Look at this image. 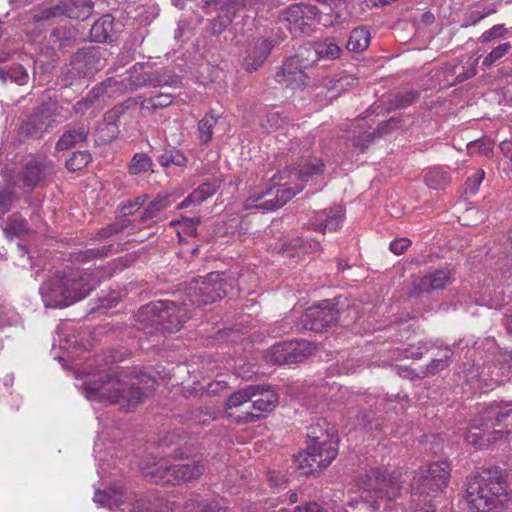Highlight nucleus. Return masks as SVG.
Instances as JSON below:
<instances>
[{
    "instance_id": "nucleus-1",
    "label": "nucleus",
    "mask_w": 512,
    "mask_h": 512,
    "mask_svg": "<svg viewBox=\"0 0 512 512\" xmlns=\"http://www.w3.org/2000/svg\"><path fill=\"white\" fill-rule=\"evenodd\" d=\"M227 282L223 274L213 272L204 278L193 281L188 290L190 304L184 302L177 306L169 300H160L145 307V313L151 314L152 321L159 326L163 333H174L180 330L189 318L188 305L202 306L214 303L227 295Z\"/></svg>"
},
{
    "instance_id": "nucleus-2",
    "label": "nucleus",
    "mask_w": 512,
    "mask_h": 512,
    "mask_svg": "<svg viewBox=\"0 0 512 512\" xmlns=\"http://www.w3.org/2000/svg\"><path fill=\"white\" fill-rule=\"evenodd\" d=\"M323 170L324 163L317 157L306 159L296 171L285 169L279 173V183L266 190L253 192L244 201V208L263 212L276 210L302 191L305 184L316 181Z\"/></svg>"
},
{
    "instance_id": "nucleus-3",
    "label": "nucleus",
    "mask_w": 512,
    "mask_h": 512,
    "mask_svg": "<svg viewBox=\"0 0 512 512\" xmlns=\"http://www.w3.org/2000/svg\"><path fill=\"white\" fill-rule=\"evenodd\" d=\"M155 380L146 374L130 376L127 373L113 371L89 382L86 396L89 399L99 398L110 403H117L121 408L130 410L139 405L147 391L154 387Z\"/></svg>"
},
{
    "instance_id": "nucleus-4",
    "label": "nucleus",
    "mask_w": 512,
    "mask_h": 512,
    "mask_svg": "<svg viewBox=\"0 0 512 512\" xmlns=\"http://www.w3.org/2000/svg\"><path fill=\"white\" fill-rule=\"evenodd\" d=\"M103 268L81 271L78 268H66L40 287V293L47 307H65L85 298L95 288Z\"/></svg>"
},
{
    "instance_id": "nucleus-5",
    "label": "nucleus",
    "mask_w": 512,
    "mask_h": 512,
    "mask_svg": "<svg viewBox=\"0 0 512 512\" xmlns=\"http://www.w3.org/2000/svg\"><path fill=\"white\" fill-rule=\"evenodd\" d=\"M466 499L472 512H497L508 501L499 469L483 470L467 477Z\"/></svg>"
},
{
    "instance_id": "nucleus-6",
    "label": "nucleus",
    "mask_w": 512,
    "mask_h": 512,
    "mask_svg": "<svg viewBox=\"0 0 512 512\" xmlns=\"http://www.w3.org/2000/svg\"><path fill=\"white\" fill-rule=\"evenodd\" d=\"M361 495L352 497L347 505L359 512L379 509L378 498L393 500L400 494V472L390 473L385 467L371 468L359 479Z\"/></svg>"
},
{
    "instance_id": "nucleus-7",
    "label": "nucleus",
    "mask_w": 512,
    "mask_h": 512,
    "mask_svg": "<svg viewBox=\"0 0 512 512\" xmlns=\"http://www.w3.org/2000/svg\"><path fill=\"white\" fill-rule=\"evenodd\" d=\"M512 414V403H491L472 420L471 429L465 436L468 444L483 449L491 442H496L510 429L505 423Z\"/></svg>"
},
{
    "instance_id": "nucleus-8",
    "label": "nucleus",
    "mask_w": 512,
    "mask_h": 512,
    "mask_svg": "<svg viewBox=\"0 0 512 512\" xmlns=\"http://www.w3.org/2000/svg\"><path fill=\"white\" fill-rule=\"evenodd\" d=\"M308 437L312 443L295 458L303 474L327 467L338 453L337 438L333 433L322 432L319 424L309 427Z\"/></svg>"
},
{
    "instance_id": "nucleus-9",
    "label": "nucleus",
    "mask_w": 512,
    "mask_h": 512,
    "mask_svg": "<svg viewBox=\"0 0 512 512\" xmlns=\"http://www.w3.org/2000/svg\"><path fill=\"white\" fill-rule=\"evenodd\" d=\"M205 467L198 461H189L171 466L158 465L150 468L146 475L157 484L178 485L198 479L204 473Z\"/></svg>"
},
{
    "instance_id": "nucleus-10",
    "label": "nucleus",
    "mask_w": 512,
    "mask_h": 512,
    "mask_svg": "<svg viewBox=\"0 0 512 512\" xmlns=\"http://www.w3.org/2000/svg\"><path fill=\"white\" fill-rule=\"evenodd\" d=\"M94 502L101 506L108 507L110 510L117 508L116 512H126L124 505L131 506L129 512H158V502H151L148 499H138L133 501L131 495H128L121 488H109L101 491L97 490L93 498Z\"/></svg>"
},
{
    "instance_id": "nucleus-11",
    "label": "nucleus",
    "mask_w": 512,
    "mask_h": 512,
    "mask_svg": "<svg viewBox=\"0 0 512 512\" xmlns=\"http://www.w3.org/2000/svg\"><path fill=\"white\" fill-rule=\"evenodd\" d=\"M319 9L311 4L295 3L279 13V21L294 35L309 33L319 16Z\"/></svg>"
},
{
    "instance_id": "nucleus-12",
    "label": "nucleus",
    "mask_w": 512,
    "mask_h": 512,
    "mask_svg": "<svg viewBox=\"0 0 512 512\" xmlns=\"http://www.w3.org/2000/svg\"><path fill=\"white\" fill-rule=\"evenodd\" d=\"M53 173V162L45 153H36L28 155L24 159L19 179L25 187L34 189Z\"/></svg>"
},
{
    "instance_id": "nucleus-13",
    "label": "nucleus",
    "mask_w": 512,
    "mask_h": 512,
    "mask_svg": "<svg viewBox=\"0 0 512 512\" xmlns=\"http://www.w3.org/2000/svg\"><path fill=\"white\" fill-rule=\"evenodd\" d=\"M338 318L339 310L335 304L331 300H323L318 305L309 307L301 321L304 329L320 333L335 324Z\"/></svg>"
},
{
    "instance_id": "nucleus-14",
    "label": "nucleus",
    "mask_w": 512,
    "mask_h": 512,
    "mask_svg": "<svg viewBox=\"0 0 512 512\" xmlns=\"http://www.w3.org/2000/svg\"><path fill=\"white\" fill-rule=\"evenodd\" d=\"M308 49L300 50L296 55L288 58L276 74V80L286 86L301 88L306 85L304 70L310 66V61L305 58Z\"/></svg>"
},
{
    "instance_id": "nucleus-15",
    "label": "nucleus",
    "mask_w": 512,
    "mask_h": 512,
    "mask_svg": "<svg viewBox=\"0 0 512 512\" xmlns=\"http://www.w3.org/2000/svg\"><path fill=\"white\" fill-rule=\"evenodd\" d=\"M309 347V343L305 340L275 344L271 350V360L276 364L299 362L307 355Z\"/></svg>"
},
{
    "instance_id": "nucleus-16",
    "label": "nucleus",
    "mask_w": 512,
    "mask_h": 512,
    "mask_svg": "<svg viewBox=\"0 0 512 512\" xmlns=\"http://www.w3.org/2000/svg\"><path fill=\"white\" fill-rule=\"evenodd\" d=\"M99 61V55L96 51L77 52L65 67L68 80L72 82L74 79L92 75L98 70L99 67L96 65V62Z\"/></svg>"
},
{
    "instance_id": "nucleus-17",
    "label": "nucleus",
    "mask_w": 512,
    "mask_h": 512,
    "mask_svg": "<svg viewBox=\"0 0 512 512\" xmlns=\"http://www.w3.org/2000/svg\"><path fill=\"white\" fill-rule=\"evenodd\" d=\"M257 388V391H254L252 402V407L257 413L247 412L242 417L243 422H253L260 418L261 413L263 412H271L277 406L278 396L271 389L270 386L265 385H253Z\"/></svg>"
},
{
    "instance_id": "nucleus-18",
    "label": "nucleus",
    "mask_w": 512,
    "mask_h": 512,
    "mask_svg": "<svg viewBox=\"0 0 512 512\" xmlns=\"http://www.w3.org/2000/svg\"><path fill=\"white\" fill-rule=\"evenodd\" d=\"M344 220V210L341 206L317 211L306 224L308 229L325 233L326 230L336 231Z\"/></svg>"
},
{
    "instance_id": "nucleus-19",
    "label": "nucleus",
    "mask_w": 512,
    "mask_h": 512,
    "mask_svg": "<svg viewBox=\"0 0 512 512\" xmlns=\"http://www.w3.org/2000/svg\"><path fill=\"white\" fill-rule=\"evenodd\" d=\"M450 281L451 272L448 269L435 270L415 280L410 295L419 297L424 293L443 289Z\"/></svg>"
},
{
    "instance_id": "nucleus-20",
    "label": "nucleus",
    "mask_w": 512,
    "mask_h": 512,
    "mask_svg": "<svg viewBox=\"0 0 512 512\" xmlns=\"http://www.w3.org/2000/svg\"><path fill=\"white\" fill-rule=\"evenodd\" d=\"M49 128L51 126L47 121V117L43 113L41 106H39L22 123L19 131L25 137L41 138Z\"/></svg>"
},
{
    "instance_id": "nucleus-21",
    "label": "nucleus",
    "mask_w": 512,
    "mask_h": 512,
    "mask_svg": "<svg viewBox=\"0 0 512 512\" xmlns=\"http://www.w3.org/2000/svg\"><path fill=\"white\" fill-rule=\"evenodd\" d=\"M220 187V181L214 179L210 182H205L192 191L178 206V208H186L190 205H199L209 197L214 195Z\"/></svg>"
},
{
    "instance_id": "nucleus-22",
    "label": "nucleus",
    "mask_w": 512,
    "mask_h": 512,
    "mask_svg": "<svg viewBox=\"0 0 512 512\" xmlns=\"http://www.w3.org/2000/svg\"><path fill=\"white\" fill-rule=\"evenodd\" d=\"M65 18L85 20L93 12V2L91 0H60Z\"/></svg>"
},
{
    "instance_id": "nucleus-23",
    "label": "nucleus",
    "mask_w": 512,
    "mask_h": 512,
    "mask_svg": "<svg viewBox=\"0 0 512 512\" xmlns=\"http://www.w3.org/2000/svg\"><path fill=\"white\" fill-rule=\"evenodd\" d=\"M65 18L60 0H52L49 4H43L31 13V19L35 23H50L54 19Z\"/></svg>"
},
{
    "instance_id": "nucleus-24",
    "label": "nucleus",
    "mask_w": 512,
    "mask_h": 512,
    "mask_svg": "<svg viewBox=\"0 0 512 512\" xmlns=\"http://www.w3.org/2000/svg\"><path fill=\"white\" fill-rule=\"evenodd\" d=\"M508 377V366L507 365H491L482 369L479 375V381L483 382V386H479L484 389H493L494 386L501 385L506 381Z\"/></svg>"
},
{
    "instance_id": "nucleus-25",
    "label": "nucleus",
    "mask_w": 512,
    "mask_h": 512,
    "mask_svg": "<svg viewBox=\"0 0 512 512\" xmlns=\"http://www.w3.org/2000/svg\"><path fill=\"white\" fill-rule=\"evenodd\" d=\"M89 130L84 126L74 127L66 130L58 139L56 149L59 151L68 150L79 143L87 140Z\"/></svg>"
},
{
    "instance_id": "nucleus-26",
    "label": "nucleus",
    "mask_w": 512,
    "mask_h": 512,
    "mask_svg": "<svg viewBox=\"0 0 512 512\" xmlns=\"http://www.w3.org/2000/svg\"><path fill=\"white\" fill-rule=\"evenodd\" d=\"M423 470L433 477L434 491H442L446 487L450 477V465L447 461L431 463Z\"/></svg>"
},
{
    "instance_id": "nucleus-27",
    "label": "nucleus",
    "mask_w": 512,
    "mask_h": 512,
    "mask_svg": "<svg viewBox=\"0 0 512 512\" xmlns=\"http://www.w3.org/2000/svg\"><path fill=\"white\" fill-rule=\"evenodd\" d=\"M270 53V48L266 41H261L255 49L245 57L243 61V68L245 71L252 73L258 70Z\"/></svg>"
},
{
    "instance_id": "nucleus-28",
    "label": "nucleus",
    "mask_w": 512,
    "mask_h": 512,
    "mask_svg": "<svg viewBox=\"0 0 512 512\" xmlns=\"http://www.w3.org/2000/svg\"><path fill=\"white\" fill-rule=\"evenodd\" d=\"M114 32V18L110 14L103 15L92 25L91 37L96 42H105L110 39Z\"/></svg>"
},
{
    "instance_id": "nucleus-29",
    "label": "nucleus",
    "mask_w": 512,
    "mask_h": 512,
    "mask_svg": "<svg viewBox=\"0 0 512 512\" xmlns=\"http://www.w3.org/2000/svg\"><path fill=\"white\" fill-rule=\"evenodd\" d=\"M170 206L168 196H157L149 202L141 215V221L157 222L161 219V214Z\"/></svg>"
},
{
    "instance_id": "nucleus-30",
    "label": "nucleus",
    "mask_w": 512,
    "mask_h": 512,
    "mask_svg": "<svg viewBox=\"0 0 512 512\" xmlns=\"http://www.w3.org/2000/svg\"><path fill=\"white\" fill-rule=\"evenodd\" d=\"M148 87H177L181 83L179 76L170 70L148 71Z\"/></svg>"
},
{
    "instance_id": "nucleus-31",
    "label": "nucleus",
    "mask_w": 512,
    "mask_h": 512,
    "mask_svg": "<svg viewBox=\"0 0 512 512\" xmlns=\"http://www.w3.org/2000/svg\"><path fill=\"white\" fill-rule=\"evenodd\" d=\"M0 80L22 86L28 83L29 74L21 64H12L0 68Z\"/></svg>"
},
{
    "instance_id": "nucleus-32",
    "label": "nucleus",
    "mask_w": 512,
    "mask_h": 512,
    "mask_svg": "<svg viewBox=\"0 0 512 512\" xmlns=\"http://www.w3.org/2000/svg\"><path fill=\"white\" fill-rule=\"evenodd\" d=\"M148 71H144L141 65H135L124 78L121 89L135 91L142 87H148Z\"/></svg>"
},
{
    "instance_id": "nucleus-33",
    "label": "nucleus",
    "mask_w": 512,
    "mask_h": 512,
    "mask_svg": "<svg viewBox=\"0 0 512 512\" xmlns=\"http://www.w3.org/2000/svg\"><path fill=\"white\" fill-rule=\"evenodd\" d=\"M371 40L368 29L364 27L355 28L351 31L346 47L349 51L361 53L365 51Z\"/></svg>"
},
{
    "instance_id": "nucleus-34",
    "label": "nucleus",
    "mask_w": 512,
    "mask_h": 512,
    "mask_svg": "<svg viewBox=\"0 0 512 512\" xmlns=\"http://www.w3.org/2000/svg\"><path fill=\"white\" fill-rule=\"evenodd\" d=\"M48 43L53 50L63 51L74 45V37L70 30L57 28L50 33Z\"/></svg>"
},
{
    "instance_id": "nucleus-35",
    "label": "nucleus",
    "mask_w": 512,
    "mask_h": 512,
    "mask_svg": "<svg viewBox=\"0 0 512 512\" xmlns=\"http://www.w3.org/2000/svg\"><path fill=\"white\" fill-rule=\"evenodd\" d=\"M41 108L51 127L55 124L68 120L71 116L69 110L59 103L43 104L41 105Z\"/></svg>"
},
{
    "instance_id": "nucleus-36",
    "label": "nucleus",
    "mask_w": 512,
    "mask_h": 512,
    "mask_svg": "<svg viewBox=\"0 0 512 512\" xmlns=\"http://www.w3.org/2000/svg\"><path fill=\"white\" fill-rule=\"evenodd\" d=\"M300 249L301 251L314 252L320 249V242L315 239H307L304 241L302 238H295L290 243H284L281 247L280 252L283 255H287L289 257L294 256L290 250Z\"/></svg>"
},
{
    "instance_id": "nucleus-37",
    "label": "nucleus",
    "mask_w": 512,
    "mask_h": 512,
    "mask_svg": "<svg viewBox=\"0 0 512 512\" xmlns=\"http://www.w3.org/2000/svg\"><path fill=\"white\" fill-rule=\"evenodd\" d=\"M5 233L8 236L22 237L29 233L27 220L19 213L12 214L6 222Z\"/></svg>"
},
{
    "instance_id": "nucleus-38",
    "label": "nucleus",
    "mask_w": 512,
    "mask_h": 512,
    "mask_svg": "<svg viewBox=\"0 0 512 512\" xmlns=\"http://www.w3.org/2000/svg\"><path fill=\"white\" fill-rule=\"evenodd\" d=\"M313 53L318 59H336L341 48L332 39H325L314 44Z\"/></svg>"
},
{
    "instance_id": "nucleus-39",
    "label": "nucleus",
    "mask_w": 512,
    "mask_h": 512,
    "mask_svg": "<svg viewBox=\"0 0 512 512\" xmlns=\"http://www.w3.org/2000/svg\"><path fill=\"white\" fill-rule=\"evenodd\" d=\"M411 487L415 493H419V494L432 495V494H436L439 492V491H434L433 477H430V475L427 472H425L423 469H421L419 471V473H417L414 476V478L412 480Z\"/></svg>"
},
{
    "instance_id": "nucleus-40",
    "label": "nucleus",
    "mask_w": 512,
    "mask_h": 512,
    "mask_svg": "<svg viewBox=\"0 0 512 512\" xmlns=\"http://www.w3.org/2000/svg\"><path fill=\"white\" fill-rule=\"evenodd\" d=\"M217 124V117L212 113H207L198 122L199 141L203 145L211 142L213 137V128Z\"/></svg>"
},
{
    "instance_id": "nucleus-41",
    "label": "nucleus",
    "mask_w": 512,
    "mask_h": 512,
    "mask_svg": "<svg viewBox=\"0 0 512 512\" xmlns=\"http://www.w3.org/2000/svg\"><path fill=\"white\" fill-rule=\"evenodd\" d=\"M254 391H257V388L252 385H248L232 393L226 401V408H236L248 401H251L253 399Z\"/></svg>"
},
{
    "instance_id": "nucleus-42",
    "label": "nucleus",
    "mask_w": 512,
    "mask_h": 512,
    "mask_svg": "<svg viewBox=\"0 0 512 512\" xmlns=\"http://www.w3.org/2000/svg\"><path fill=\"white\" fill-rule=\"evenodd\" d=\"M113 251V245H104L99 248H91L84 251H79L73 255L77 262H87L96 258H103L110 255Z\"/></svg>"
},
{
    "instance_id": "nucleus-43",
    "label": "nucleus",
    "mask_w": 512,
    "mask_h": 512,
    "mask_svg": "<svg viewBox=\"0 0 512 512\" xmlns=\"http://www.w3.org/2000/svg\"><path fill=\"white\" fill-rule=\"evenodd\" d=\"M102 88H93L86 97L77 101L73 106V112L76 115H84L89 109H91L100 100V90Z\"/></svg>"
},
{
    "instance_id": "nucleus-44",
    "label": "nucleus",
    "mask_w": 512,
    "mask_h": 512,
    "mask_svg": "<svg viewBox=\"0 0 512 512\" xmlns=\"http://www.w3.org/2000/svg\"><path fill=\"white\" fill-rule=\"evenodd\" d=\"M184 512H230L217 503L201 502L197 499H188L184 505Z\"/></svg>"
},
{
    "instance_id": "nucleus-45",
    "label": "nucleus",
    "mask_w": 512,
    "mask_h": 512,
    "mask_svg": "<svg viewBox=\"0 0 512 512\" xmlns=\"http://www.w3.org/2000/svg\"><path fill=\"white\" fill-rule=\"evenodd\" d=\"M123 83L124 78L118 79L115 77H110L102 81L99 85L95 86L94 88H102L100 90L101 97H104L105 95L108 97H112L115 94H122L128 92L127 89H121V84Z\"/></svg>"
},
{
    "instance_id": "nucleus-46",
    "label": "nucleus",
    "mask_w": 512,
    "mask_h": 512,
    "mask_svg": "<svg viewBox=\"0 0 512 512\" xmlns=\"http://www.w3.org/2000/svg\"><path fill=\"white\" fill-rule=\"evenodd\" d=\"M130 225V220L127 218H120L116 220L114 223L107 225L106 227L100 229L96 235L95 239L104 240L113 235H116L120 232L126 230Z\"/></svg>"
},
{
    "instance_id": "nucleus-47",
    "label": "nucleus",
    "mask_w": 512,
    "mask_h": 512,
    "mask_svg": "<svg viewBox=\"0 0 512 512\" xmlns=\"http://www.w3.org/2000/svg\"><path fill=\"white\" fill-rule=\"evenodd\" d=\"M425 179L430 187L439 189L449 183L450 175L443 168L434 167L427 172Z\"/></svg>"
},
{
    "instance_id": "nucleus-48",
    "label": "nucleus",
    "mask_w": 512,
    "mask_h": 512,
    "mask_svg": "<svg viewBox=\"0 0 512 512\" xmlns=\"http://www.w3.org/2000/svg\"><path fill=\"white\" fill-rule=\"evenodd\" d=\"M17 200L18 195L12 185L8 183L0 184V210L3 213L10 211Z\"/></svg>"
},
{
    "instance_id": "nucleus-49",
    "label": "nucleus",
    "mask_w": 512,
    "mask_h": 512,
    "mask_svg": "<svg viewBox=\"0 0 512 512\" xmlns=\"http://www.w3.org/2000/svg\"><path fill=\"white\" fill-rule=\"evenodd\" d=\"M152 166L151 158L145 153H136L129 165V173L138 175L147 172Z\"/></svg>"
},
{
    "instance_id": "nucleus-50",
    "label": "nucleus",
    "mask_w": 512,
    "mask_h": 512,
    "mask_svg": "<svg viewBox=\"0 0 512 512\" xmlns=\"http://www.w3.org/2000/svg\"><path fill=\"white\" fill-rule=\"evenodd\" d=\"M493 141L488 138H482L471 141L467 144V151L470 155H484L489 156L493 150Z\"/></svg>"
},
{
    "instance_id": "nucleus-51",
    "label": "nucleus",
    "mask_w": 512,
    "mask_h": 512,
    "mask_svg": "<svg viewBox=\"0 0 512 512\" xmlns=\"http://www.w3.org/2000/svg\"><path fill=\"white\" fill-rule=\"evenodd\" d=\"M452 352L449 348L445 349L444 354L440 358L433 359L430 364L427 365L425 375H434L449 366Z\"/></svg>"
},
{
    "instance_id": "nucleus-52",
    "label": "nucleus",
    "mask_w": 512,
    "mask_h": 512,
    "mask_svg": "<svg viewBox=\"0 0 512 512\" xmlns=\"http://www.w3.org/2000/svg\"><path fill=\"white\" fill-rule=\"evenodd\" d=\"M91 161V155L88 151H77L66 160V167L70 171H78L85 167Z\"/></svg>"
},
{
    "instance_id": "nucleus-53",
    "label": "nucleus",
    "mask_w": 512,
    "mask_h": 512,
    "mask_svg": "<svg viewBox=\"0 0 512 512\" xmlns=\"http://www.w3.org/2000/svg\"><path fill=\"white\" fill-rule=\"evenodd\" d=\"M158 161L163 167H169L171 165L184 167L187 163V158L180 151L173 150L163 153Z\"/></svg>"
},
{
    "instance_id": "nucleus-54",
    "label": "nucleus",
    "mask_w": 512,
    "mask_h": 512,
    "mask_svg": "<svg viewBox=\"0 0 512 512\" xmlns=\"http://www.w3.org/2000/svg\"><path fill=\"white\" fill-rule=\"evenodd\" d=\"M511 48L512 46L509 42L498 45L484 58L483 66H492L496 61L504 57L511 50Z\"/></svg>"
},
{
    "instance_id": "nucleus-55",
    "label": "nucleus",
    "mask_w": 512,
    "mask_h": 512,
    "mask_svg": "<svg viewBox=\"0 0 512 512\" xmlns=\"http://www.w3.org/2000/svg\"><path fill=\"white\" fill-rule=\"evenodd\" d=\"M173 102V96L168 93H160L156 96L150 97L145 100L147 107L152 109L165 108L171 105Z\"/></svg>"
},
{
    "instance_id": "nucleus-56",
    "label": "nucleus",
    "mask_w": 512,
    "mask_h": 512,
    "mask_svg": "<svg viewBox=\"0 0 512 512\" xmlns=\"http://www.w3.org/2000/svg\"><path fill=\"white\" fill-rule=\"evenodd\" d=\"M507 32L503 24L494 25L492 28L482 33L480 41L482 43H488L494 39H498L504 36Z\"/></svg>"
},
{
    "instance_id": "nucleus-57",
    "label": "nucleus",
    "mask_w": 512,
    "mask_h": 512,
    "mask_svg": "<svg viewBox=\"0 0 512 512\" xmlns=\"http://www.w3.org/2000/svg\"><path fill=\"white\" fill-rule=\"evenodd\" d=\"M284 123L285 120L279 112H269L266 115V123H262V127L266 130H278Z\"/></svg>"
},
{
    "instance_id": "nucleus-58",
    "label": "nucleus",
    "mask_w": 512,
    "mask_h": 512,
    "mask_svg": "<svg viewBox=\"0 0 512 512\" xmlns=\"http://www.w3.org/2000/svg\"><path fill=\"white\" fill-rule=\"evenodd\" d=\"M484 175V171L479 170L474 176L468 178L465 184V192L475 194L478 191L479 186L484 179Z\"/></svg>"
},
{
    "instance_id": "nucleus-59",
    "label": "nucleus",
    "mask_w": 512,
    "mask_h": 512,
    "mask_svg": "<svg viewBox=\"0 0 512 512\" xmlns=\"http://www.w3.org/2000/svg\"><path fill=\"white\" fill-rule=\"evenodd\" d=\"M128 106L125 104H119L114 106L112 109L105 113V121L108 124H114L121 115L127 110Z\"/></svg>"
},
{
    "instance_id": "nucleus-60",
    "label": "nucleus",
    "mask_w": 512,
    "mask_h": 512,
    "mask_svg": "<svg viewBox=\"0 0 512 512\" xmlns=\"http://www.w3.org/2000/svg\"><path fill=\"white\" fill-rule=\"evenodd\" d=\"M419 97L416 91H407L396 96V103L398 107H406L412 104Z\"/></svg>"
},
{
    "instance_id": "nucleus-61",
    "label": "nucleus",
    "mask_w": 512,
    "mask_h": 512,
    "mask_svg": "<svg viewBox=\"0 0 512 512\" xmlns=\"http://www.w3.org/2000/svg\"><path fill=\"white\" fill-rule=\"evenodd\" d=\"M293 512H327V510L317 502H305L296 506Z\"/></svg>"
},
{
    "instance_id": "nucleus-62",
    "label": "nucleus",
    "mask_w": 512,
    "mask_h": 512,
    "mask_svg": "<svg viewBox=\"0 0 512 512\" xmlns=\"http://www.w3.org/2000/svg\"><path fill=\"white\" fill-rule=\"evenodd\" d=\"M411 245V241L407 238H400L390 243V250L396 255L404 253V251Z\"/></svg>"
},
{
    "instance_id": "nucleus-63",
    "label": "nucleus",
    "mask_w": 512,
    "mask_h": 512,
    "mask_svg": "<svg viewBox=\"0 0 512 512\" xmlns=\"http://www.w3.org/2000/svg\"><path fill=\"white\" fill-rule=\"evenodd\" d=\"M477 65L478 59H474L469 63V66L466 68L464 73H461L457 76L456 80L458 83H461L467 79L472 78L477 73Z\"/></svg>"
},
{
    "instance_id": "nucleus-64",
    "label": "nucleus",
    "mask_w": 512,
    "mask_h": 512,
    "mask_svg": "<svg viewBox=\"0 0 512 512\" xmlns=\"http://www.w3.org/2000/svg\"><path fill=\"white\" fill-rule=\"evenodd\" d=\"M429 348L430 346L427 341H420L416 346L410 348V356L414 359H420Z\"/></svg>"
}]
</instances>
